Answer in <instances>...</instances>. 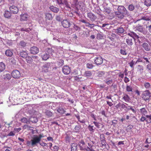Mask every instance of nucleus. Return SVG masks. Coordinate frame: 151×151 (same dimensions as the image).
Here are the masks:
<instances>
[{
	"label": "nucleus",
	"mask_w": 151,
	"mask_h": 151,
	"mask_svg": "<svg viewBox=\"0 0 151 151\" xmlns=\"http://www.w3.org/2000/svg\"><path fill=\"white\" fill-rule=\"evenodd\" d=\"M144 86L146 89H148L150 87V84L148 82H145L144 83Z\"/></svg>",
	"instance_id": "nucleus-50"
},
{
	"label": "nucleus",
	"mask_w": 151,
	"mask_h": 151,
	"mask_svg": "<svg viewBox=\"0 0 151 151\" xmlns=\"http://www.w3.org/2000/svg\"><path fill=\"white\" fill-rule=\"evenodd\" d=\"M129 81V78H127V77H125L124 78V82L125 83H127Z\"/></svg>",
	"instance_id": "nucleus-64"
},
{
	"label": "nucleus",
	"mask_w": 151,
	"mask_h": 151,
	"mask_svg": "<svg viewBox=\"0 0 151 151\" xmlns=\"http://www.w3.org/2000/svg\"><path fill=\"white\" fill-rule=\"evenodd\" d=\"M145 4L147 6L151 5V0H145Z\"/></svg>",
	"instance_id": "nucleus-38"
},
{
	"label": "nucleus",
	"mask_w": 151,
	"mask_h": 151,
	"mask_svg": "<svg viewBox=\"0 0 151 151\" xmlns=\"http://www.w3.org/2000/svg\"><path fill=\"white\" fill-rule=\"evenodd\" d=\"M50 66L49 63H46L43 65L41 67L40 70L43 73H47L49 71V68Z\"/></svg>",
	"instance_id": "nucleus-5"
},
{
	"label": "nucleus",
	"mask_w": 151,
	"mask_h": 151,
	"mask_svg": "<svg viewBox=\"0 0 151 151\" xmlns=\"http://www.w3.org/2000/svg\"><path fill=\"white\" fill-rule=\"evenodd\" d=\"M93 123L94 124L95 126L97 127L98 128H100V126H101V124L99 122H93Z\"/></svg>",
	"instance_id": "nucleus-47"
},
{
	"label": "nucleus",
	"mask_w": 151,
	"mask_h": 151,
	"mask_svg": "<svg viewBox=\"0 0 151 151\" xmlns=\"http://www.w3.org/2000/svg\"><path fill=\"white\" fill-rule=\"evenodd\" d=\"M86 67L89 69H91L93 68L94 66L93 63L90 62H89L86 64Z\"/></svg>",
	"instance_id": "nucleus-33"
},
{
	"label": "nucleus",
	"mask_w": 151,
	"mask_h": 151,
	"mask_svg": "<svg viewBox=\"0 0 151 151\" xmlns=\"http://www.w3.org/2000/svg\"><path fill=\"white\" fill-rule=\"evenodd\" d=\"M147 119L148 120V122L151 123V115H146L145 116Z\"/></svg>",
	"instance_id": "nucleus-55"
},
{
	"label": "nucleus",
	"mask_w": 151,
	"mask_h": 151,
	"mask_svg": "<svg viewBox=\"0 0 151 151\" xmlns=\"http://www.w3.org/2000/svg\"><path fill=\"white\" fill-rule=\"evenodd\" d=\"M101 143L102 147L105 146L106 142L105 139L101 140Z\"/></svg>",
	"instance_id": "nucleus-57"
},
{
	"label": "nucleus",
	"mask_w": 151,
	"mask_h": 151,
	"mask_svg": "<svg viewBox=\"0 0 151 151\" xmlns=\"http://www.w3.org/2000/svg\"><path fill=\"white\" fill-rule=\"evenodd\" d=\"M84 76L86 77H91L92 75V73L90 71H86L85 72Z\"/></svg>",
	"instance_id": "nucleus-36"
},
{
	"label": "nucleus",
	"mask_w": 151,
	"mask_h": 151,
	"mask_svg": "<svg viewBox=\"0 0 151 151\" xmlns=\"http://www.w3.org/2000/svg\"><path fill=\"white\" fill-rule=\"evenodd\" d=\"M11 75L12 77L15 79H19L21 76L20 72L17 70H13Z\"/></svg>",
	"instance_id": "nucleus-6"
},
{
	"label": "nucleus",
	"mask_w": 151,
	"mask_h": 151,
	"mask_svg": "<svg viewBox=\"0 0 151 151\" xmlns=\"http://www.w3.org/2000/svg\"><path fill=\"white\" fill-rule=\"evenodd\" d=\"M88 146L86 147L85 150L86 151H95L96 146L90 142H88Z\"/></svg>",
	"instance_id": "nucleus-8"
},
{
	"label": "nucleus",
	"mask_w": 151,
	"mask_h": 151,
	"mask_svg": "<svg viewBox=\"0 0 151 151\" xmlns=\"http://www.w3.org/2000/svg\"><path fill=\"white\" fill-rule=\"evenodd\" d=\"M9 9L10 12L12 14H17L19 11L17 6L14 5H12L10 6L9 8Z\"/></svg>",
	"instance_id": "nucleus-7"
},
{
	"label": "nucleus",
	"mask_w": 151,
	"mask_h": 151,
	"mask_svg": "<svg viewBox=\"0 0 151 151\" xmlns=\"http://www.w3.org/2000/svg\"><path fill=\"white\" fill-rule=\"evenodd\" d=\"M77 145L75 143H73L72 144L71 147V151H76L77 150Z\"/></svg>",
	"instance_id": "nucleus-25"
},
{
	"label": "nucleus",
	"mask_w": 151,
	"mask_h": 151,
	"mask_svg": "<svg viewBox=\"0 0 151 151\" xmlns=\"http://www.w3.org/2000/svg\"><path fill=\"white\" fill-rule=\"evenodd\" d=\"M151 142V139H149L148 138H147L145 141V143H150Z\"/></svg>",
	"instance_id": "nucleus-63"
},
{
	"label": "nucleus",
	"mask_w": 151,
	"mask_h": 151,
	"mask_svg": "<svg viewBox=\"0 0 151 151\" xmlns=\"http://www.w3.org/2000/svg\"><path fill=\"white\" fill-rule=\"evenodd\" d=\"M139 111L140 114L142 115L145 116V115L147 113V111L145 108L140 109Z\"/></svg>",
	"instance_id": "nucleus-21"
},
{
	"label": "nucleus",
	"mask_w": 151,
	"mask_h": 151,
	"mask_svg": "<svg viewBox=\"0 0 151 151\" xmlns=\"http://www.w3.org/2000/svg\"><path fill=\"white\" fill-rule=\"evenodd\" d=\"M93 126H91L90 125H89L88 126V128L90 132H93L95 129H93Z\"/></svg>",
	"instance_id": "nucleus-41"
},
{
	"label": "nucleus",
	"mask_w": 151,
	"mask_h": 151,
	"mask_svg": "<svg viewBox=\"0 0 151 151\" xmlns=\"http://www.w3.org/2000/svg\"><path fill=\"white\" fill-rule=\"evenodd\" d=\"M31 121L33 123H36L38 121L36 117H33L31 118Z\"/></svg>",
	"instance_id": "nucleus-54"
},
{
	"label": "nucleus",
	"mask_w": 151,
	"mask_h": 151,
	"mask_svg": "<svg viewBox=\"0 0 151 151\" xmlns=\"http://www.w3.org/2000/svg\"><path fill=\"white\" fill-rule=\"evenodd\" d=\"M45 18L46 20H51L53 19V17L51 14L47 13L45 14Z\"/></svg>",
	"instance_id": "nucleus-22"
},
{
	"label": "nucleus",
	"mask_w": 151,
	"mask_h": 151,
	"mask_svg": "<svg viewBox=\"0 0 151 151\" xmlns=\"http://www.w3.org/2000/svg\"><path fill=\"white\" fill-rule=\"evenodd\" d=\"M26 60L27 63H31L33 61L32 58L30 56L27 55L25 58Z\"/></svg>",
	"instance_id": "nucleus-30"
},
{
	"label": "nucleus",
	"mask_w": 151,
	"mask_h": 151,
	"mask_svg": "<svg viewBox=\"0 0 151 151\" xmlns=\"http://www.w3.org/2000/svg\"><path fill=\"white\" fill-rule=\"evenodd\" d=\"M140 19H143L146 21H149L150 20L149 17L147 16H144L141 17V18Z\"/></svg>",
	"instance_id": "nucleus-45"
},
{
	"label": "nucleus",
	"mask_w": 151,
	"mask_h": 151,
	"mask_svg": "<svg viewBox=\"0 0 151 151\" xmlns=\"http://www.w3.org/2000/svg\"><path fill=\"white\" fill-rule=\"evenodd\" d=\"M50 9L52 12L55 13H58L59 11V9L58 8L52 6L50 7Z\"/></svg>",
	"instance_id": "nucleus-23"
},
{
	"label": "nucleus",
	"mask_w": 151,
	"mask_h": 151,
	"mask_svg": "<svg viewBox=\"0 0 151 151\" xmlns=\"http://www.w3.org/2000/svg\"><path fill=\"white\" fill-rule=\"evenodd\" d=\"M63 72L65 75H68L70 73V67L67 65L64 66L62 69Z\"/></svg>",
	"instance_id": "nucleus-13"
},
{
	"label": "nucleus",
	"mask_w": 151,
	"mask_h": 151,
	"mask_svg": "<svg viewBox=\"0 0 151 151\" xmlns=\"http://www.w3.org/2000/svg\"><path fill=\"white\" fill-rule=\"evenodd\" d=\"M26 43L23 41H21L19 43V45L22 47H24L26 45Z\"/></svg>",
	"instance_id": "nucleus-46"
},
{
	"label": "nucleus",
	"mask_w": 151,
	"mask_h": 151,
	"mask_svg": "<svg viewBox=\"0 0 151 151\" xmlns=\"http://www.w3.org/2000/svg\"><path fill=\"white\" fill-rule=\"evenodd\" d=\"M30 52L33 54H37L39 52L38 48L35 46L31 47L30 50Z\"/></svg>",
	"instance_id": "nucleus-15"
},
{
	"label": "nucleus",
	"mask_w": 151,
	"mask_h": 151,
	"mask_svg": "<svg viewBox=\"0 0 151 151\" xmlns=\"http://www.w3.org/2000/svg\"><path fill=\"white\" fill-rule=\"evenodd\" d=\"M133 127V126L132 125H129L127 127L126 129V131L127 132H130Z\"/></svg>",
	"instance_id": "nucleus-43"
},
{
	"label": "nucleus",
	"mask_w": 151,
	"mask_h": 151,
	"mask_svg": "<svg viewBox=\"0 0 151 151\" xmlns=\"http://www.w3.org/2000/svg\"><path fill=\"white\" fill-rule=\"evenodd\" d=\"M116 32L119 34L123 33L124 32V29L122 27H119L116 30Z\"/></svg>",
	"instance_id": "nucleus-27"
},
{
	"label": "nucleus",
	"mask_w": 151,
	"mask_h": 151,
	"mask_svg": "<svg viewBox=\"0 0 151 151\" xmlns=\"http://www.w3.org/2000/svg\"><path fill=\"white\" fill-rule=\"evenodd\" d=\"M86 143L83 139L80 140L78 143L81 150H85L86 148Z\"/></svg>",
	"instance_id": "nucleus-9"
},
{
	"label": "nucleus",
	"mask_w": 151,
	"mask_h": 151,
	"mask_svg": "<svg viewBox=\"0 0 151 151\" xmlns=\"http://www.w3.org/2000/svg\"><path fill=\"white\" fill-rule=\"evenodd\" d=\"M130 110H132V112L135 114H136V109L134 106H132L131 109H130Z\"/></svg>",
	"instance_id": "nucleus-60"
},
{
	"label": "nucleus",
	"mask_w": 151,
	"mask_h": 151,
	"mask_svg": "<svg viewBox=\"0 0 151 151\" xmlns=\"http://www.w3.org/2000/svg\"><path fill=\"white\" fill-rule=\"evenodd\" d=\"M120 105V107L122 109H126V108H127V106L124 104L121 103Z\"/></svg>",
	"instance_id": "nucleus-58"
},
{
	"label": "nucleus",
	"mask_w": 151,
	"mask_h": 151,
	"mask_svg": "<svg viewBox=\"0 0 151 151\" xmlns=\"http://www.w3.org/2000/svg\"><path fill=\"white\" fill-rule=\"evenodd\" d=\"M103 61V59L100 56L96 57L94 60L95 63L97 65L101 64L102 63Z\"/></svg>",
	"instance_id": "nucleus-12"
},
{
	"label": "nucleus",
	"mask_w": 151,
	"mask_h": 151,
	"mask_svg": "<svg viewBox=\"0 0 151 151\" xmlns=\"http://www.w3.org/2000/svg\"><path fill=\"white\" fill-rule=\"evenodd\" d=\"M142 46L145 50L146 51H149L150 50V45L148 43L144 42L142 45Z\"/></svg>",
	"instance_id": "nucleus-17"
},
{
	"label": "nucleus",
	"mask_w": 151,
	"mask_h": 151,
	"mask_svg": "<svg viewBox=\"0 0 151 151\" xmlns=\"http://www.w3.org/2000/svg\"><path fill=\"white\" fill-rule=\"evenodd\" d=\"M136 58H135L131 62H130L129 63V66L132 68H133V65L134 64H135V60H136Z\"/></svg>",
	"instance_id": "nucleus-35"
},
{
	"label": "nucleus",
	"mask_w": 151,
	"mask_h": 151,
	"mask_svg": "<svg viewBox=\"0 0 151 151\" xmlns=\"http://www.w3.org/2000/svg\"><path fill=\"white\" fill-rule=\"evenodd\" d=\"M53 52L51 49L48 48L45 51L42 52L40 55L43 60H46L49 58L50 54H51Z\"/></svg>",
	"instance_id": "nucleus-2"
},
{
	"label": "nucleus",
	"mask_w": 151,
	"mask_h": 151,
	"mask_svg": "<svg viewBox=\"0 0 151 151\" xmlns=\"http://www.w3.org/2000/svg\"><path fill=\"white\" fill-rule=\"evenodd\" d=\"M23 128L25 129H27V130H32L33 129L32 127L29 126L28 125H25L23 127Z\"/></svg>",
	"instance_id": "nucleus-42"
},
{
	"label": "nucleus",
	"mask_w": 151,
	"mask_h": 151,
	"mask_svg": "<svg viewBox=\"0 0 151 151\" xmlns=\"http://www.w3.org/2000/svg\"><path fill=\"white\" fill-rule=\"evenodd\" d=\"M20 121L26 124L29 123V119L25 117H23L21 119Z\"/></svg>",
	"instance_id": "nucleus-28"
},
{
	"label": "nucleus",
	"mask_w": 151,
	"mask_h": 151,
	"mask_svg": "<svg viewBox=\"0 0 151 151\" xmlns=\"http://www.w3.org/2000/svg\"><path fill=\"white\" fill-rule=\"evenodd\" d=\"M141 96L143 100L146 101L149 100L151 96V93L148 90H146L143 92Z\"/></svg>",
	"instance_id": "nucleus-4"
},
{
	"label": "nucleus",
	"mask_w": 151,
	"mask_h": 151,
	"mask_svg": "<svg viewBox=\"0 0 151 151\" xmlns=\"http://www.w3.org/2000/svg\"><path fill=\"white\" fill-rule=\"evenodd\" d=\"M76 116L78 120V121L79 122H80V123H84L85 122V121L84 120H80V116H79L76 115Z\"/></svg>",
	"instance_id": "nucleus-49"
},
{
	"label": "nucleus",
	"mask_w": 151,
	"mask_h": 151,
	"mask_svg": "<svg viewBox=\"0 0 151 151\" xmlns=\"http://www.w3.org/2000/svg\"><path fill=\"white\" fill-rule=\"evenodd\" d=\"M117 11L115 12L116 16L119 18L123 19L125 16H128L129 13L126 8L123 6H118Z\"/></svg>",
	"instance_id": "nucleus-1"
},
{
	"label": "nucleus",
	"mask_w": 151,
	"mask_h": 151,
	"mask_svg": "<svg viewBox=\"0 0 151 151\" xmlns=\"http://www.w3.org/2000/svg\"><path fill=\"white\" fill-rule=\"evenodd\" d=\"M11 13L8 10H5L4 14V17L7 18H9L11 16Z\"/></svg>",
	"instance_id": "nucleus-19"
},
{
	"label": "nucleus",
	"mask_w": 151,
	"mask_h": 151,
	"mask_svg": "<svg viewBox=\"0 0 151 151\" xmlns=\"http://www.w3.org/2000/svg\"><path fill=\"white\" fill-rule=\"evenodd\" d=\"M74 80L76 81L80 82L81 81L80 79H81V78H79L78 76H76L74 77Z\"/></svg>",
	"instance_id": "nucleus-52"
},
{
	"label": "nucleus",
	"mask_w": 151,
	"mask_h": 151,
	"mask_svg": "<svg viewBox=\"0 0 151 151\" xmlns=\"http://www.w3.org/2000/svg\"><path fill=\"white\" fill-rule=\"evenodd\" d=\"M81 127V126L80 125L76 126L74 128L75 131L76 132H78L80 130Z\"/></svg>",
	"instance_id": "nucleus-53"
},
{
	"label": "nucleus",
	"mask_w": 151,
	"mask_h": 151,
	"mask_svg": "<svg viewBox=\"0 0 151 151\" xmlns=\"http://www.w3.org/2000/svg\"><path fill=\"white\" fill-rule=\"evenodd\" d=\"M126 90L128 92H132V88L130 86L127 85L126 87Z\"/></svg>",
	"instance_id": "nucleus-37"
},
{
	"label": "nucleus",
	"mask_w": 151,
	"mask_h": 151,
	"mask_svg": "<svg viewBox=\"0 0 151 151\" xmlns=\"http://www.w3.org/2000/svg\"><path fill=\"white\" fill-rule=\"evenodd\" d=\"M5 68V65L2 62L0 63V72L3 71Z\"/></svg>",
	"instance_id": "nucleus-29"
},
{
	"label": "nucleus",
	"mask_w": 151,
	"mask_h": 151,
	"mask_svg": "<svg viewBox=\"0 0 151 151\" xmlns=\"http://www.w3.org/2000/svg\"><path fill=\"white\" fill-rule=\"evenodd\" d=\"M5 54L7 56L9 57L13 55L12 52L11 50H6Z\"/></svg>",
	"instance_id": "nucleus-31"
},
{
	"label": "nucleus",
	"mask_w": 151,
	"mask_h": 151,
	"mask_svg": "<svg viewBox=\"0 0 151 151\" xmlns=\"http://www.w3.org/2000/svg\"><path fill=\"white\" fill-rule=\"evenodd\" d=\"M104 73L103 71H100L99 72V76L100 77H101L104 76Z\"/></svg>",
	"instance_id": "nucleus-61"
},
{
	"label": "nucleus",
	"mask_w": 151,
	"mask_h": 151,
	"mask_svg": "<svg viewBox=\"0 0 151 151\" xmlns=\"http://www.w3.org/2000/svg\"><path fill=\"white\" fill-rule=\"evenodd\" d=\"M120 52L121 54L123 55H126L127 54L126 50H125L121 49Z\"/></svg>",
	"instance_id": "nucleus-51"
},
{
	"label": "nucleus",
	"mask_w": 151,
	"mask_h": 151,
	"mask_svg": "<svg viewBox=\"0 0 151 151\" xmlns=\"http://www.w3.org/2000/svg\"><path fill=\"white\" fill-rule=\"evenodd\" d=\"M144 70V67L142 65H138V66L137 71L140 73H143Z\"/></svg>",
	"instance_id": "nucleus-32"
},
{
	"label": "nucleus",
	"mask_w": 151,
	"mask_h": 151,
	"mask_svg": "<svg viewBox=\"0 0 151 151\" xmlns=\"http://www.w3.org/2000/svg\"><path fill=\"white\" fill-rule=\"evenodd\" d=\"M20 56L22 58H25L28 55V54L26 51H22L19 53Z\"/></svg>",
	"instance_id": "nucleus-18"
},
{
	"label": "nucleus",
	"mask_w": 151,
	"mask_h": 151,
	"mask_svg": "<svg viewBox=\"0 0 151 151\" xmlns=\"http://www.w3.org/2000/svg\"><path fill=\"white\" fill-rule=\"evenodd\" d=\"M73 27L76 30V31L79 30L81 29L80 27L75 24H74V26Z\"/></svg>",
	"instance_id": "nucleus-56"
},
{
	"label": "nucleus",
	"mask_w": 151,
	"mask_h": 151,
	"mask_svg": "<svg viewBox=\"0 0 151 151\" xmlns=\"http://www.w3.org/2000/svg\"><path fill=\"white\" fill-rule=\"evenodd\" d=\"M57 111L58 113L61 114H64L66 112L65 109L61 107H58Z\"/></svg>",
	"instance_id": "nucleus-24"
},
{
	"label": "nucleus",
	"mask_w": 151,
	"mask_h": 151,
	"mask_svg": "<svg viewBox=\"0 0 151 151\" xmlns=\"http://www.w3.org/2000/svg\"><path fill=\"white\" fill-rule=\"evenodd\" d=\"M29 15L27 13L22 14L20 15V20L21 21H26L29 18Z\"/></svg>",
	"instance_id": "nucleus-14"
},
{
	"label": "nucleus",
	"mask_w": 151,
	"mask_h": 151,
	"mask_svg": "<svg viewBox=\"0 0 151 151\" xmlns=\"http://www.w3.org/2000/svg\"><path fill=\"white\" fill-rule=\"evenodd\" d=\"M117 123V121L116 120H114L113 121H112V124L115 127L116 126V125Z\"/></svg>",
	"instance_id": "nucleus-62"
},
{
	"label": "nucleus",
	"mask_w": 151,
	"mask_h": 151,
	"mask_svg": "<svg viewBox=\"0 0 151 151\" xmlns=\"http://www.w3.org/2000/svg\"><path fill=\"white\" fill-rule=\"evenodd\" d=\"M61 24L63 27L65 28H68L70 25V22L67 19L63 20L61 22Z\"/></svg>",
	"instance_id": "nucleus-10"
},
{
	"label": "nucleus",
	"mask_w": 151,
	"mask_h": 151,
	"mask_svg": "<svg viewBox=\"0 0 151 151\" xmlns=\"http://www.w3.org/2000/svg\"><path fill=\"white\" fill-rule=\"evenodd\" d=\"M123 99L126 102H129L130 101V99L129 96L127 94H124L123 98Z\"/></svg>",
	"instance_id": "nucleus-26"
},
{
	"label": "nucleus",
	"mask_w": 151,
	"mask_h": 151,
	"mask_svg": "<svg viewBox=\"0 0 151 151\" xmlns=\"http://www.w3.org/2000/svg\"><path fill=\"white\" fill-rule=\"evenodd\" d=\"M46 115L48 116L49 117H51L52 116V112L49 111H46Z\"/></svg>",
	"instance_id": "nucleus-48"
},
{
	"label": "nucleus",
	"mask_w": 151,
	"mask_h": 151,
	"mask_svg": "<svg viewBox=\"0 0 151 151\" xmlns=\"http://www.w3.org/2000/svg\"><path fill=\"white\" fill-rule=\"evenodd\" d=\"M4 76L5 79L9 80L11 78V75L9 73H7L4 75Z\"/></svg>",
	"instance_id": "nucleus-34"
},
{
	"label": "nucleus",
	"mask_w": 151,
	"mask_h": 151,
	"mask_svg": "<svg viewBox=\"0 0 151 151\" xmlns=\"http://www.w3.org/2000/svg\"><path fill=\"white\" fill-rule=\"evenodd\" d=\"M144 115H142V116L141 118L140 119V120L141 122H144L145 121L147 122H148V120L147 119V118H146V117H144Z\"/></svg>",
	"instance_id": "nucleus-39"
},
{
	"label": "nucleus",
	"mask_w": 151,
	"mask_h": 151,
	"mask_svg": "<svg viewBox=\"0 0 151 151\" xmlns=\"http://www.w3.org/2000/svg\"><path fill=\"white\" fill-rule=\"evenodd\" d=\"M87 17L92 22L95 21L97 18V17L91 12L87 13Z\"/></svg>",
	"instance_id": "nucleus-11"
},
{
	"label": "nucleus",
	"mask_w": 151,
	"mask_h": 151,
	"mask_svg": "<svg viewBox=\"0 0 151 151\" xmlns=\"http://www.w3.org/2000/svg\"><path fill=\"white\" fill-rule=\"evenodd\" d=\"M111 11L109 9H105L104 12L105 14L107 15L108 14L110 13H109L111 12Z\"/></svg>",
	"instance_id": "nucleus-59"
},
{
	"label": "nucleus",
	"mask_w": 151,
	"mask_h": 151,
	"mask_svg": "<svg viewBox=\"0 0 151 151\" xmlns=\"http://www.w3.org/2000/svg\"><path fill=\"white\" fill-rule=\"evenodd\" d=\"M43 137H44V136L43 134H40L38 136L37 135H34L33 137L31 140V145L33 146L39 143L41 141V138Z\"/></svg>",
	"instance_id": "nucleus-3"
},
{
	"label": "nucleus",
	"mask_w": 151,
	"mask_h": 151,
	"mask_svg": "<svg viewBox=\"0 0 151 151\" xmlns=\"http://www.w3.org/2000/svg\"><path fill=\"white\" fill-rule=\"evenodd\" d=\"M128 35L130 36V37H132L135 40L136 39H138L139 38L138 35H137L134 32H130L128 33Z\"/></svg>",
	"instance_id": "nucleus-16"
},
{
	"label": "nucleus",
	"mask_w": 151,
	"mask_h": 151,
	"mask_svg": "<svg viewBox=\"0 0 151 151\" xmlns=\"http://www.w3.org/2000/svg\"><path fill=\"white\" fill-rule=\"evenodd\" d=\"M132 38L128 37L126 39V42L129 45L131 46L133 45Z\"/></svg>",
	"instance_id": "nucleus-20"
},
{
	"label": "nucleus",
	"mask_w": 151,
	"mask_h": 151,
	"mask_svg": "<svg viewBox=\"0 0 151 151\" xmlns=\"http://www.w3.org/2000/svg\"><path fill=\"white\" fill-rule=\"evenodd\" d=\"M128 9L130 11H133L134 9V6L132 4H130L128 6Z\"/></svg>",
	"instance_id": "nucleus-44"
},
{
	"label": "nucleus",
	"mask_w": 151,
	"mask_h": 151,
	"mask_svg": "<svg viewBox=\"0 0 151 151\" xmlns=\"http://www.w3.org/2000/svg\"><path fill=\"white\" fill-rule=\"evenodd\" d=\"M107 15L108 17V18L110 19H112L114 17V15L113 13H112L111 11Z\"/></svg>",
	"instance_id": "nucleus-40"
}]
</instances>
